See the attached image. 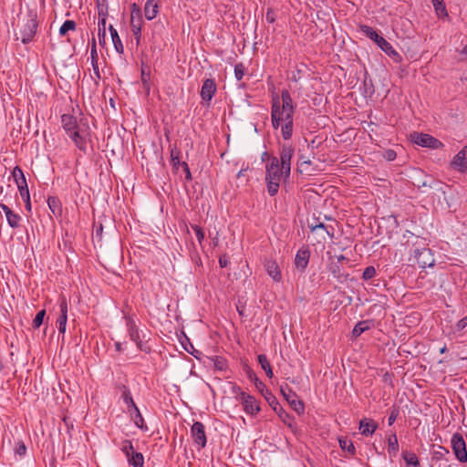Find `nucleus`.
Here are the masks:
<instances>
[{"label":"nucleus","mask_w":467,"mask_h":467,"mask_svg":"<svg viewBox=\"0 0 467 467\" xmlns=\"http://www.w3.org/2000/svg\"><path fill=\"white\" fill-rule=\"evenodd\" d=\"M296 105L287 89L281 91V96L275 94L271 100V122L274 130L280 129L285 140H289L294 132V114Z\"/></svg>","instance_id":"nucleus-1"},{"label":"nucleus","mask_w":467,"mask_h":467,"mask_svg":"<svg viewBox=\"0 0 467 467\" xmlns=\"http://www.w3.org/2000/svg\"><path fill=\"white\" fill-rule=\"evenodd\" d=\"M61 123L66 133L79 150L87 153L88 146L92 148V132L86 118L78 119L72 115L63 114Z\"/></svg>","instance_id":"nucleus-2"},{"label":"nucleus","mask_w":467,"mask_h":467,"mask_svg":"<svg viewBox=\"0 0 467 467\" xmlns=\"http://www.w3.org/2000/svg\"><path fill=\"white\" fill-rule=\"evenodd\" d=\"M282 178H285V173L279 165L278 158H270L265 166V181L270 196H275L278 192Z\"/></svg>","instance_id":"nucleus-3"},{"label":"nucleus","mask_w":467,"mask_h":467,"mask_svg":"<svg viewBox=\"0 0 467 467\" xmlns=\"http://www.w3.org/2000/svg\"><path fill=\"white\" fill-rule=\"evenodd\" d=\"M38 23L36 20V15L33 12H29L27 16L24 19L23 27L20 29L21 41L23 44H28L34 38Z\"/></svg>","instance_id":"nucleus-4"},{"label":"nucleus","mask_w":467,"mask_h":467,"mask_svg":"<svg viewBox=\"0 0 467 467\" xmlns=\"http://www.w3.org/2000/svg\"><path fill=\"white\" fill-rule=\"evenodd\" d=\"M410 138L412 143L423 148L437 150L444 146L441 140L428 133L414 131L410 135Z\"/></svg>","instance_id":"nucleus-5"},{"label":"nucleus","mask_w":467,"mask_h":467,"mask_svg":"<svg viewBox=\"0 0 467 467\" xmlns=\"http://www.w3.org/2000/svg\"><path fill=\"white\" fill-rule=\"evenodd\" d=\"M125 320L130 338L136 343L140 350L149 352L150 348L143 341L145 336L143 335L142 337H140V332L133 317H125Z\"/></svg>","instance_id":"nucleus-6"},{"label":"nucleus","mask_w":467,"mask_h":467,"mask_svg":"<svg viewBox=\"0 0 467 467\" xmlns=\"http://www.w3.org/2000/svg\"><path fill=\"white\" fill-rule=\"evenodd\" d=\"M280 391L285 398V400L288 402L291 408L298 414L302 415L305 413V405L304 402L300 400H297L296 393L287 385H282L280 387Z\"/></svg>","instance_id":"nucleus-7"},{"label":"nucleus","mask_w":467,"mask_h":467,"mask_svg":"<svg viewBox=\"0 0 467 467\" xmlns=\"http://www.w3.org/2000/svg\"><path fill=\"white\" fill-rule=\"evenodd\" d=\"M451 445L452 451L456 457V459L460 462H467V449H466V443L463 439V436L459 433L455 432L452 434L451 439Z\"/></svg>","instance_id":"nucleus-8"},{"label":"nucleus","mask_w":467,"mask_h":467,"mask_svg":"<svg viewBox=\"0 0 467 467\" xmlns=\"http://www.w3.org/2000/svg\"><path fill=\"white\" fill-rule=\"evenodd\" d=\"M409 260L415 263H434L435 261L431 250L425 245H414L410 249Z\"/></svg>","instance_id":"nucleus-9"},{"label":"nucleus","mask_w":467,"mask_h":467,"mask_svg":"<svg viewBox=\"0 0 467 467\" xmlns=\"http://www.w3.org/2000/svg\"><path fill=\"white\" fill-rule=\"evenodd\" d=\"M295 149L290 144H284L280 150L279 165L285 173V179L289 178L291 173V159L294 155Z\"/></svg>","instance_id":"nucleus-10"},{"label":"nucleus","mask_w":467,"mask_h":467,"mask_svg":"<svg viewBox=\"0 0 467 467\" xmlns=\"http://www.w3.org/2000/svg\"><path fill=\"white\" fill-rule=\"evenodd\" d=\"M238 400L241 401L246 414L255 416L261 410L259 401L252 395L240 391Z\"/></svg>","instance_id":"nucleus-11"},{"label":"nucleus","mask_w":467,"mask_h":467,"mask_svg":"<svg viewBox=\"0 0 467 467\" xmlns=\"http://www.w3.org/2000/svg\"><path fill=\"white\" fill-rule=\"evenodd\" d=\"M217 90V86L213 78H206L201 88L200 96L206 106L210 103Z\"/></svg>","instance_id":"nucleus-12"},{"label":"nucleus","mask_w":467,"mask_h":467,"mask_svg":"<svg viewBox=\"0 0 467 467\" xmlns=\"http://www.w3.org/2000/svg\"><path fill=\"white\" fill-rule=\"evenodd\" d=\"M204 429V425L200 421H195L191 428L192 437L200 449L204 448L207 442Z\"/></svg>","instance_id":"nucleus-13"},{"label":"nucleus","mask_w":467,"mask_h":467,"mask_svg":"<svg viewBox=\"0 0 467 467\" xmlns=\"http://www.w3.org/2000/svg\"><path fill=\"white\" fill-rule=\"evenodd\" d=\"M59 308H60V316L57 320L58 331L62 334L66 332L67 328V301L65 296H59Z\"/></svg>","instance_id":"nucleus-14"},{"label":"nucleus","mask_w":467,"mask_h":467,"mask_svg":"<svg viewBox=\"0 0 467 467\" xmlns=\"http://www.w3.org/2000/svg\"><path fill=\"white\" fill-rule=\"evenodd\" d=\"M451 166L460 171H467V146H464L452 159Z\"/></svg>","instance_id":"nucleus-15"},{"label":"nucleus","mask_w":467,"mask_h":467,"mask_svg":"<svg viewBox=\"0 0 467 467\" xmlns=\"http://www.w3.org/2000/svg\"><path fill=\"white\" fill-rule=\"evenodd\" d=\"M275 412L277 414L279 419L285 424L293 433H296L298 431V427L296 425L295 417L285 411L282 406L278 407Z\"/></svg>","instance_id":"nucleus-16"},{"label":"nucleus","mask_w":467,"mask_h":467,"mask_svg":"<svg viewBox=\"0 0 467 467\" xmlns=\"http://www.w3.org/2000/svg\"><path fill=\"white\" fill-rule=\"evenodd\" d=\"M308 226L312 234L318 233L319 230H322L327 234V236L331 238L335 234L334 227L332 225L325 224L323 222L320 221L319 218H313L312 222L308 223Z\"/></svg>","instance_id":"nucleus-17"},{"label":"nucleus","mask_w":467,"mask_h":467,"mask_svg":"<svg viewBox=\"0 0 467 467\" xmlns=\"http://www.w3.org/2000/svg\"><path fill=\"white\" fill-rule=\"evenodd\" d=\"M90 59H91V66L94 72L93 78L96 82L99 81L101 79V75L99 68V56L97 52V46H96V39L93 37L91 40V48H90Z\"/></svg>","instance_id":"nucleus-18"},{"label":"nucleus","mask_w":467,"mask_h":467,"mask_svg":"<svg viewBox=\"0 0 467 467\" xmlns=\"http://www.w3.org/2000/svg\"><path fill=\"white\" fill-rule=\"evenodd\" d=\"M160 12V5L158 0H146L144 5V16L149 21L153 20Z\"/></svg>","instance_id":"nucleus-19"},{"label":"nucleus","mask_w":467,"mask_h":467,"mask_svg":"<svg viewBox=\"0 0 467 467\" xmlns=\"http://www.w3.org/2000/svg\"><path fill=\"white\" fill-rule=\"evenodd\" d=\"M378 429V423L372 419L364 418L359 421V431L364 436H371Z\"/></svg>","instance_id":"nucleus-20"},{"label":"nucleus","mask_w":467,"mask_h":467,"mask_svg":"<svg viewBox=\"0 0 467 467\" xmlns=\"http://www.w3.org/2000/svg\"><path fill=\"white\" fill-rule=\"evenodd\" d=\"M377 44L382 51H384L394 61L398 62L401 59L400 55L396 51L392 45L388 42L384 37Z\"/></svg>","instance_id":"nucleus-21"},{"label":"nucleus","mask_w":467,"mask_h":467,"mask_svg":"<svg viewBox=\"0 0 467 467\" xmlns=\"http://www.w3.org/2000/svg\"><path fill=\"white\" fill-rule=\"evenodd\" d=\"M120 390H121V398H122L123 401L125 402V404L127 405V410L130 415H132L131 410L137 408V405L135 404V402L133 400L131 392H130V389L125 385H122L120 387Z\"/></svg>","instance_id":"nucleus-22"},{"label":"nucleus","mask_w":467,"mask_h":467,"mask_svg":"<svg viewBox=\"0 0 467 467\" xmlns=\"http://www.w3.org/2000/svg\"><path fill=\"white\" fill-rule=\"evenodd\" d=\"M143 23L144 22H143L142 17H139L137 19H130L131 32L134 36L137 46L140 45V43L141 29H142Z\"/></svg>","instance_id":"nucleus-23"},{"label":"nucleus","mask_w":467,"mask_h":467,"mask_svg":"<svg viewBox=\"0 0 467 467\" xmlns=\"http://www.w3.org/2000/svg\"><path fill=\"white\" fill-rule=\"evenodd\" d=\"M109 33H110L111 40H112L113 46L115 47V50L119 54H123L124 47H123V44L121 42V39H120V37L119 36V33H118L117 29L114 28L112 25H109Z\"/></svg>","instance_id":"nucleus-24"},{"label":"nucleus","mask_w":467,"mask_h":467,"mask_svg":"<svg viewBox=\"0 0 467 467\" xmlns=\"http://www.w3.org/2000/svg\"><path fill=\"white\" fill-rule=\"evenodd\" d=\"M210 363L213 364L214 369L218 371H226L228 369V362L225 358L214 356L209 358Z\"/></svg>","instance_id":"nucleus-25"},{"label":"nucleus","mask_w":467,"mask_h":467,"mask_svg":"<svg viewBox=\"0 0 467 467\" xmlns=\"http://www.w3.org/2000/svg\"><path fill=\"white\" fill-rule=\"evenodd\" d=\"M399 452V442L396 433L388 438V453L390 457H396Z\"/></svg>","instance_id":"nucleus-26"},{"label":"nucleus","mask_w":467,"mask_h":467,"mask_svg":"<svg viewBox=\"0 0 467 467\" xmlns=\"http://www.w3.org/2000/svg\"><path fill=\"white\" fill-rule=\"evenodd\" d=\"M360 31L368 36L369 39L374 41L375 43H379L383 36H379L378 32L372 28L371 26H368L367 25H363L360 26Z\"/></svg>","instance_id":"nucleus-27"},{"label":"nucleus","mask_w":467,"mask_h":467,"mask_svg":"<svg viewBox=\"0 0 467 467\" xmlns=\"http://www.w3.org/2000/svg\"><path fill=\"white\" fill-rule=\"evenodd\" d=\"M262 395L265 398V400L267 401L269 406L273 409L275 411L278 407L281 405L279 404L276 397L271 392L270 389H262Z\"/></svg>","instance_id":"nucleus-28"},{"label":"nucleus","mask_w":467,"mask_h":467,"mask_svg":"<svg viewBox=\"0 0 467 467\" xmlns=\"http://www.w3.org/2000/svg\"><path fill=\"white\" fill-rule=\"evenodd\" d=\"M12 177L16 184V186H21L26 184V180L22 169L19 166H16L12 171Z\"/></svg>","instance_id":"nucleus-29"},{"label":"nucleus","mask_w":467,"mask_h":467,"mask_svg":"<svg viewBox=\"0 0 467 467\" xmlns=\"http://www.w3.org/2000/svg\"><path fill=\"white\" fill-rule=\"evenodd\" d=\"M369 323H370V321H368V320H363V321L358 322L352 330V335L356 337H359L363 332H365L370 328Z\"/></svg>","instance_id":"nucleus-30"},{"label":"nucleus","mask_w":467,"mask_h":467,"mask_svg":"<svg viewBox=\"0 0 467 467\" xmlns=\"http://www.w3.org/2000/svg\"><path fill=\"white\" fill-rule=\"evenodd\" d=\"M131 411H132V415H130V416L134 421V424L141 430H147V427L144 426V419H143L139 408L137 407V408L131 410Z\"/></svg>","instance_id":"nucleus-31"},{"label":"nucleus","mask_w":467,"mask_h":467,"mask_svg":"<svg viewBox=\"0 0 467 467\" xmlns=\"http://www.w3.org/2000/svg\"><path fill=\"white\" fill-rule=\"evenodd\" d=\"M266 271L275 281H281L282 275L279 265H266Z\"/></svg>","instance_id":"nucleus-32"},{"label":"nucleus","mask_w":467,"mask_h":467,"mask_svg":"<svg viewBox=\"0 0 467 467\" xmlns=\"http://www.w3.org/2000/svg\"><path fill=\"white\" fill-rule=\"evenodd\" d=\"M403 459L408 466L420 467V462L414 452L405 451L402 454Z\"/></svg>","instance_id":"nucleus-33"},{"label":"nucleus","mask_w":467,"mask_h":467,"mask_svg":"<svg viewBox=\"0 0 467 467\" xmlns=\"http://www.w3.org/2000/svg\"><path fill=\"white\" fill-rule=\"evenodd\" d=\"M130 465L132 467H143L144 466V457L141 452H133L130 459Z\"/></svg>","instance_id":"nucleus-34"},{"label":"nucleus","mask_w":467,"mask_h":467,"mask_svg":"<svg viewBox=\"0 0 467 467\" xmlns=\"http://www.w3.org/2000/svg\"><path fill=\"white\" fill-rule=\"evenodd\" d=\"M8 225L13 228H18L20 226L21 216L14 212L10 213L6 216Z\"/></svg>","instance_id":"nucleus-35"},{"label":"nucleus","mask_w":467,"mask_h":467,"mask_svg":"<svg viewBox=\"0 0 467 467\" xmlns=\"http://www.w3.org/2000/svg\"><path fill=\"white\" fill-rule=\"evenodd\" d=\"M310 254L308 249H299L296 254L295 263H308Z\"/></svg>","instance_id":"nucleus-36"},{"label":"nucleus","mask_w":467,"mask_h":467,"mask_svg":"<svg viewBox=\"0 0 467 467\" xmlns=\"http://www.w3.org/2000/svg\"><path fill=\"white\" fill-rule=\"evenodd\" d=\"M171 162L174 169H178L180 166H182V161H180V151L176 147H173L171 150Z\"/></svg>","instance_id":"nucleus-37"},{"label":"nucleus","mask_w":467,"mask_h":467,"mask_svg":"<svg viewBox=\"0 0 467 467\" xmlns=\"http://www.w3.org/2000/svg\"><path fill=\"white\" fill-rule=\"evenodd\" d=\"M93 242L100 243L102 240L103 225L101 223H94Z\"/></svg>","instance_id":"nucleus-38"},{"label":"nucleus","mask_w":467,"mask_h":467,"mask_svg":"<svg viewBox=\"0 0 467 467\" xmlns=\"http://www.w3.org/2000/svg\"><path fill=\"white\" fill-rule=\"evenodd\" d=\"M76 23L73 20H66L59 28L60 36H65L68 31L76 29Z\"/></svg>","instance_id":"nucleus-39"},{"label":"nucleus","mask_w":467,"mask_h":467,"mask_svg":"<svg viewBox=\"0 0 467 467\" xmlns=\"http://www.w3.org/2000/svg\"><path fill=\"white\" fill-rule=\"evenodd\" d=\"M47 204L54 214L59 213L61 212L59 201L56 197H49L47 200Z\"/></svg>","instance_id":"nucleus-40"},{"label":"nucleus","mask_w":467,"mask_h":467,"mask_svg":"<svg viewBox=\"0 0 467 467\" xmlns=\"http://www.w3.org/2000/svg\"><path fill=\"white\" fill-rule=\"evenodd\" d=\"M150 71L146 70V67H141V82H142V85H143V88L147 90V92H150Z\"/></svg>","instance_id":"nucleus-41"},{"label":"nucleus","mask_w":467,"mask_h":467,"mask_svg":"<svg viewBox=\"0 0 467 467\" xmlns=\"http://www.w3.org/2000/svg\"><path fill=\"white\" fill-rule=\"evenodd\" d=\"M98 37L100 46L106 44V24H98Z\"/></svg>","instance_id":"nucleus-42"},{"label":"nucleus","mask_w":467,"mask_h":467,"mask_svg":"<svg viewBox=\"0 0 467 467\" xmlns=\"http://www.w3.org/2000/svg\"><path fill=\"white\" fill-rule=\"evenodd\" d=\"M45 316H46V310H44V309L39 311L36 314V316L35 317V318L33 320V324H32V326L35 329L39 328L41 327V325L44 322Z\"/></svg>","instance_id":"nucleus-43"},{"label":"nucleus","mask_w":467,"mask_h":467,"mask_svg":"<svg viewBox=\"0 0 467 467\" xmlns=\"http://www.w3.org/2000/svg\"><path fill=\"white\" fill-rule=\"evenodd\" d=\"M245 74V67L243 63H237L234 66V77L235 78L240 81L243 79L244 76Z\"/></svg>","instance_id":"nucleus-44"},{"label":"nucleus","mask_w":467,"mask_h":467,"mask_svg":"<svg viewBox=\"0 0 467 467\" xmlns=\"http://www.w3.org/2000/svg\"><path fill=\"white\" fill-rule=\"evenodd\" d=\"M139 17H142L141 9L136 3H133L130 5V19H137Z\"/></svg>","instance_id":"nucleus-45"},{"label":"nucleus","mask_w":467,"mask_h":467,"mask_svg":"<svg viewBox=\"0 0 467 467\" xmlns=\"http://www.w3.org/2000/svg\"><path fill=\"white\" fill-rule=\"evenodd\" d=\"M121 451H122V452L124 454H128V453H131L132 454L133 452H135L134 447H133V444H132L131 441L125 440L122 442Z\"/></svg>","instance_id":"nucleus-46"},{"label":"nucleus","mask_w":467,"mask_h":467,"mask_svg":"<svg viewBox=\"0 0 467 467\" xmlns=\"http://www.w3.org/2000/svg\"><path fill=\"white\" fill-rule=\"evenodd\" d=\"M257 360H258V363L260 364L262 369H267L269 368H271V365L267 359V357L266 355L265 354H260L257 356Z\"/></svg>","instance_id":"nucleus-47"},{"label":"nucleus","mask_w":467,"mask_h":467,"mask_svg":"<svg viewBox=\"0 0 467 467\" xmlns=\"http://www.w3.org/2000/svg\"><path fill=\"white\" fill-rule=\"evenodd\" d=\"M15 452H16V454H17L19 456H24L26 454V447L24 441H19L16 443Z\"/></svg>","instance_id":"nucleus-48"},{"label":"nucleus","mask_w":467,"mask_h":467,"mask_svg":"<svg viewBox=\"0 0 467 467\" xmlns=\"http://www.w3.org/2000/svg\"><path fill=\"white\" fill-rule=\"evenodd\" d=\"M375 274H376V270H375L374 266L369 265L364 270L362 277L365 280H369L375 276Z\"/></svg>","instance_id":"nucleus-49"},{"label":"nucleus","mask_w":467,"mask_h":467,"mask_svg":"<svg viewBox=\"0 0 467 467\" xmlns=\"http://www.w3.org/2000/svg\"><path fill=\"white\" fill-rule=\"evenodd\" d=\"M18 191H19V193L22 197V199L25 201V202H28V199H30V195H29V191H28V187H27V183L25 185H21V186H18Z\"/></svg>","instance_id":"nucleus-50"},{"label":"nucleus","mask_w":467,"mask_h":467,"mask_svg":"<svg viewBox=\"0 0 467 467\" xmlns=\"http://www.w3.org/2000/svg\"><path fill=\"white\" fill-rule=\"evenodd\" d=\"M192 230H193V232L195 234V236H196L198 242L200 244H202V242L204 239V232H203L202 228L200 227L199 225H193L192 226Z\"/></svg>","instance_id":"nucleus-51"},{"label":"nucleus","mask_w":467,"mask_h":467,"mask_svg":"<svg viewBox=\"0 0 467 467\" xmlns=\"http://www.w3.org/2000/svg\"><path fill=\"white\" fill-rule=\"evenodd\" d=\"M465 327H467V315L460 319L454 326V330L456 332L462 331Z\"/></svg>","instance_id":"nucleus-52"},{"label":"nucleus","mask_w":467,"mask_h":467,"mask_svg":"<svg viewBox=\"0 0 467 467\" xmlns=\"http://www.w3.org/2000/svg\"><path fill=\"white\" fill-rule=\"evenodd\" d=\"M339 443H340V447L343 450H347L348 452H351V453L355 452V447H354V445L352 444L351 441H339Z\"/></svg>","instance_id":"nucleus-53"},{"label":"nucleus","mask_w":467,"mask_h":467,"mask_svg":"<svg viewBox=\"0 0 467 467\" xmlns=\"http://www.w3.org/2000/svg\"><path fill=\"white\" fill-rule=\"evenodd\" d=\"M265 20L269 24H274L276 20V15L272 8H268L265 15Z\"/></svg>","instance_id":"nucleus-54"},{"label":"nucleus","mask_w":467,"mask_h":467,"mask_svg":"<svg viewBox=\"0 0 467 467\" xmlns=\"http://www.w3.org/2000/svg\"><path fill=\"white\" fill-rule=\"evenodd\" d=\"M107 16H108V12L106 10H103L102 8H99V20H98V24H106L107 23Z\"/></svg>","instance_id":"nucleus-55"},{"label":"nucleus","mask_w":467,"mask_h":467,"mask_svg":"<svg viewBox=\"0 0 467 467\" xmlns=\"http://www.w3.org/2000/svg\"><path fill=\"white\" fill-rule=\"evenodd\" d=\"M398 416H399V410L396 409H393L388 418V424L389 426H391L397 420Z\"/></svg>","instance_id":"nucleus-56"},{"label":"nucleus","mask_w":467,"mask_h":467,"mask_svg":"<svg viewBox=\"0 0 467 467\" xmlns=\"http://www.w3.org/2000/svg\"><path fill=\"white\" fill-rule=\"evenodd\" d=\"M450 453L449 450L443 446H439L438 451H435L437 458L444 457Z\"/></svg>","instance_id":"nucleus-57"},{"label":"nucleus","mask_w":467,"mask_h":467,"mask_svg":"<svg viewBox=\"0 0 467 467\" xmlns=\"http://www.w3.org/2000/svg\"><path fill=\"white\" fill-rule=\"evenodd\" d=\"M182 167L186 174V179L188 181H191L192 180V174H191V171H190V168L188 166V164L185 162V161H182Z\"/></svg>","instance_id":"nucleus-58"},{"label":"nucleus","mask_w":467,"mask_h":467,"mask_svg":"<svg viewBox=\"0 0 467 467\" xmlns=\"http://www.w3.org/2000/svg\"><path fill=\"white\" fill-rule=\"evenodd\" d=\"M434 8L438 14L441 12V13H444V15L447 16L446 7H445V5L443 4V1L441 2V5H434Z\"/></svg>","instance_id":"nucleus-59"},{"label":"nucleus","mask_w":467,"mask_h":467,"mask_svg":"<svg viewBox=\"0 0 467 467\" xmlns=\"http://www.w3.org/2000/svg\"><path fill=\"white\" fill-rule=\"evenodd\" d=\"M334 253H335L334 257H336L338 262H340L342 260H348L346 255L343 254V251H341L339 254H337L336 251L334 250Z\"/></svg>","instance_id":"nucleus-60"},{"label":"nucleus","mask_w":467,"mask_h":467,"mask_svg":"<svg viewBox=\"0 0 467 467\" xmlns=\"http://www.w3.org/2000/svg\"><path fill=\"white\" fill-rule=\"evenodd\" d=\"M334 253H335L334 257H336L338 262H340L342 260H348L346 255L343 254V251H341L339 254H337L336 251L334 250Z\"/></svg>","instance_id":"nucleus-61"},{"label":"nucleus","mask_w":467,"mask_h":467,"mask_svg":"<svg viewBox=\"0 0 467 467\" xmlns=\"http://www.w3.org/2000/svg\"><path fill=\"white\" fill-rule=\"evenodd\" d=\"M386 156H387V159L389 161H393L395 160L396 158V152L392 150H389L387 152H386Z\"/></svg>","instance_id":"nucleus-62"},{"label":"nucleus","mask_w":467,"mask_h":467,"mask_svg":"<svg viewBox=\"0 0 467 467\" xmlns=\"http://www.w3.org/2000/svg\"><path fill=\"white\" fill-rule=\"evenodd\" d=\"M255 386H256V388H257L261 392H262V389H264V390H265V389H267L265 388V385L262 381H260L257 378H255Z\"/></svg>","instance_id":"nucleus-63"},{"label":"nucleus","mask_w":467,"mask_h":467,"mask_svg":"<svg viewBox=\"0 0 467 467\" xmlns=\"http://www.w3.org/2000/svg\"><path fill=\"white\" fill-rule=\"evenodd\" d=\"M0 207L1 209L3 210V212L5 213V216H7L10 213H12L13 211L7 206L5 205V203H0Z\"/></svg>","instance_id":"nucleus-64"}]
</instances>
